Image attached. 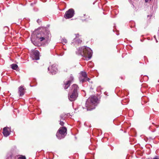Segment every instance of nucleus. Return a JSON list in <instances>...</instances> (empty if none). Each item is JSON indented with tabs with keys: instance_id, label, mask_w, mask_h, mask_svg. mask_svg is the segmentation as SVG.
<instances>
[{
	"instance_id": "7",
	"label": "nucleus",
	"mask_w": 159,
	"mask_h": 159,
	"mask_svg": "<svg viewBox=\"0 0 159 159\" xmlns=\"http://www.w3.org/2000/svg\"><path fill=\"white\" fill-rule=\"evenodd\" d=\"M39 52L37 50H34L32 53L31 57L33 60H38L39 59Z\"/></svg>"
},
{
	"instance_id": "13",
	"label": "nucleus",
	"mask_w": 159,
	"mask_h": 159,
	"mask_svg": "<svg viewBox=\"0 0 159 159\" xmlns=\"http://www.w3.org/2000/svg\"><path fill=\"white\" fill-rule=\"evenodd\" d=\"M31 41L32 43L35 46H39V43L37 42H36L35 41L34 39V38H32V39Z\"/></svg>"
},
{
	"instance_id": "12",
	"label": "nucleus",
	"mask_w": 159,
	"mask_h": 159,
	"mask_svg": "<svg viewBox=\"0 0 159 159\" xmlns=\"http://www.w3.org/2000/svg\"><path fill=\"white\" fill-rule=\"evenodd\" d=\"M24 88L23 86H20L19 88L18 92L20 94V96H22L24 95Z\"/></svg>"
},
{
	"instance_id": "29",
	"label": "nucleus",
	"mask_w": 159,
	"mask_h": 159,
	"mask_svg": "<svg viewBox=\"0 0 159 159\" xmlns=\"http://www.w3.org/2000/svg\"><path fill=\"white\" fill-rule=\"evenodd\" d=\"M156 39V42H158L157 40Z\"/></svg>"
},
{
	"instance_id": "11",
	"label": "nucleus",
	"mask_w": 159,
	"mask_h": 159,
	"mask_svg": "<svg viewBox=\"0 0 159 159\" xmlns=\"http://www.w3.org/2000/svg\"><path fill=\"white\" fill-rule=\"evenodd\" d=\"M82 42V41L81 39L79 38L74 39L73 40L72 43H74V45H78L81 44Z\"/></svg>"
},
{
	"instance_id": "3",
	"label": "nucleus",
	"mask_w": 159,
	"mask_h": 159,
	"mask_svg": "<svg viewBox=\"0 0 159 159\" xmlns=\"http://www.w3.org/2000/svg\"><path fill=\"white\" fill-rule=\"evenodd\" d=\"M67 131L65 127H61L56 133L57 137L59 139L64 138L67 134Z\"/></svg>"
},
{
	"instance_id": "22",
	"label": "nucleus",
	"mask_w": 159,
	"mask_h": 159,
	"mask_svg": "<svg viewBox=\"0 0 159 159\" xmlns=\"http://www.w3.org/2000/svg\"><path fill=\"white\" fill-rule=\"evenodd\" d=\"M64 114H62L61 115H60V118H61V119L60 120H64V119L63 117V115Z\"/></svg>"
},
{
	"instance_id": "23",
	"label": "nucleus",
	"mask_w": 159,
	"mask_h": 159,
	"mask_svg": "<svg viewBox=\"0 0 159 159\" xmlns=\"http://www.w3.org/2000/svg\"><path fill=\"white\" fill-rule=\"evenodd\" d=\"M63 85L64 86V88L65 89H67L69 88V87L70 86L69 85H64V84H63Z\"/></svg>"
},
{
	"instance_id": "8",
	"label": "nucleus",
	"mask_w": 159,
	"mask_h": 159,
	"mask_svg": "<svg viewBox=\"0 0 159 159\" xmlns=\"http://www.w3.org/2000/svg\"><path fill=\"white\" fill-rule=\"evenodd\" d=\"M48 69L53 74H55L57 71V69L56 67V65L53 64L51 67H48Z\"/></svg>"
},
{
	"instance_id": "5",
	"label": "nucleus",
	"mask_w": 159,
	"mask_h": 159,
	"mask_svg": "<svg viewBox=\"0 0 159 159\" xmlns=\"http://www.w3.org/2000/svg\"><path fill=\"white\" fill-rule=\"evenodd\" d=\"M75 14V11L73 9H70L67 11L64 15L65 18L70 19Z\"/></svg>"
},
{
	"instance_id": "25",
	"label": "nucleus",
	"mask_w": 159,
	"mask_h": 159,
	"mask_svg": "<svg viewBox=\"0 0 159 159\" xmlns=\"http://www.w3.org/2000/svg\"><path fill=\"white\" fill-rule=\"evenodd\" d=\"M37 22L39 24L41 22V20L40 19H39L37 20Z\"/></svg>"
},
{
	"instance_id": "18",
	"label": "nucleus",
	"mask_w": 159,
	"mask_h": 159,
	"mask_svg": "<svg viewBox=\"0 0 159 159\" xmlns=\"http://www.w3.org/2000/svg\"><path fill=\"white\" fill-rule=\"evenodd\" d=\"M18 159H26V158L25 156L19 155L18 156Z\"/></svg>"
},
{
	"instance_id": "10",
	"label": "nucleus",
	"mask_w": 159,
	"mask_h": 159,
	"mask_svg": "<svg viewBox=\"0 0 159 159\" xmlns=\"http://www.w3.org/2000/svg\"><path fill=\"white\" fill-rule=\"evenodd\" d=\"M70 88L71 92L78 93L77 91L79 89V87L77 85L75 84H73Z\"/></svg>"
},
{
	"instance_id": "1",
	"label": "nucleus",
	"mask_w": 159,
	"mask_h": 159,
	"mask_svg": "<svg viewBox=\"0 0 159 159\" xmlns=\"http://www.w3.org/2000/svg\"><path fill=\"white\" fill-rule=\"evenodd\" d=\"M76 53V54L81 55L85 58L84 60H89L92 57V50L89 47H82L77 49Z\"/></svg>"
},
{
	"instance_id": "32",
	"label": "nucleus",
	"mask_w": 159,
	"mask_h": 159,
	"mask_svg": "<svg viewBox=\"0 0 159 159\" xmlns=\"http://www.w3.org/2000/svg\"><path fill=\"white\" fill-rule=\"evenodd\" d=\"M65 71H66V72H67V70L66 69V70Z\"/></svg>"
},
{
	"instance_id": "16",
	"label": "nucleus",
	"mask_w": 159,
	"mask_h": 159,
	"mask_svg": "<svg viewBox=\"0 0 159 159\" xmlns=\"http://www.w3.org/2000/svg\"><path fill=\"white\" fill-rule=\"evenodd\" d=\"M12 69L13 70H16L18 67V66L16 64H13L11 65Z\"/></svg>"
},
{
	"instance_id": "19",
	"label": "nucleus",
	"mask_w": 159,
	"mask_h": 159,
	"mask_svg": "<svg viewBox=\"0 0 159 159\" xmlns=\"http://www.w3.org/2000/svg\"><path fill=\"white\" fill-rule=\"evenodd\" d=\"M64 85H69V86H70V84H71V83H70V82H69L68 80L66 81L65 82H64Z\"/></svg>"
},
{
	"instance_id": "17",
	"label": "nucleus",
	"mask_w": 159,
	"mask_h": 159,
	"mask_svg": "<svg viewBox=\"0 0 159 159\" xmlns=\"http://www.w3.org/2000/svg\"><path fill=\"white\" fill-rule=\"evenodd\" d=\"M80 80V81H81L82 83L86 81V78L82 77L81 76H80L79 78Z\"/></svg>"
},
{
	"instance_id": "26",
	"label": "nucleus",
	"mask_w": 159,
	"mask_h": 159,
	"mask_svg": "<svg viewBox=\"0 0 159 159\" xmlns=\"http://www.w3.org/2000/svg\"><path fill=\"white\" fill-rule=\"evenodd\" d=\"M90 80V78H87V77H86V81H87L89 82Z\"/></svg>"
},
{
	"instance_id": "30",
	"label": "nucleus",
	"mask_w": 159,
	"mask_h": 159,
	"mask_svg": "<svg viewBox=\"0 0 159 159\" xmlns=\"http://www.w3.org/2000/svg\"><path fill=\"white\" fill-rule=\"evenodd\" d=\"M86 16V14H84V16Z\"/></svg>"
},
{
	"instance_id": "20",
	"label": "nucleus",
	"mask_w": 159,
	"mask_h": 159,
	"mask_svg": "<svg viewBox=\"0 0 159 159\" xmlns=\"http://www.w3.org/2000/svg\"><path fill=\"white\" fill-rule=\"evenodd\" d=\"M61 41L65 43H66L67 42L66 39L65 38H62L61 39Z\"/></svg>"
},
{
	"instance_id": "14",
	"label": "nucleus",
	"mask_w": 159,
	"mask_h": 159,
	"mask_svg": "<svg viewBox=\"0 0 159 159\" xmlns=\"http://www.w3.org/2000/svg\"><path fill=\"white\" fill-rule=\"evenodd\" d=\"M74 80V78L72 74H71L69 77V78L68 79V80L69 82L70 83H71L73 82Z\"/></svg>"
},
{
	"instance_id": "15",
	"label": "nucleus",
	"mask_w": 159,
	"mask_h": 159,
	"mask_svg": "<svg viewBox=\"0 0 159 159\" xmlns=\"http://www.w3.org/2000/svg\"><path fill=\"white\" fill-rule=\"evenodd\" d=\"M81 75L80 76H81L82 77L86 78L87 77V75L86 73L84 71H82L81 73Z\"/></svg>"
},
{
	"instance_id": "6",
	"label": "nucleus",
	"mask_w": 159,
	"mask_h": 159,
	"mask_svg": "<svg viewBox=\"0 0 159 159\" xmlns=\"http://www.w3.org/2000/svg\"><path fill=\"white\" fill-rule=\"evenodd\" d=\"M70 94H68V98L70 101L75 100L78 96V93L71 92Z\"/></svg>"
},
{
	"instance_id": "9",
	"label": "nucleus",
	"mask_w": 159,
	"mask_h": 159,
	"mask_svg": "<svg viewBox=\"0 0 159 159\" xmlns=\"http://www.w3.org/2000/svg\"><path fill=\"white\" fill-rule=\"evenodd\" d=\"M10 129L8 127H5L3 129L2 133L5 137L9 135L10 134Z\"/></svg>"
},
{
	"instance_id": "31",
	"label": "nucleus",
	"mask_w": 159,
	"mask_h": 159,
	"mask_svg": "<svg viewBox=\"0 0 159 159\" xmlns=\"http://www.w3.org/2000/svg\"><path fill=\"white\" fill-rule=\"evenodd\" d=\"M154 38L156 39V36H154Z\"/></svg>"
},
{
	"instance_id": "2",
	"label": "nucleus",
	"mask_w": 159,
	"mask_h": 159,
	"mask_svg": "<svg viewBox=\"0 0 159 159\" xmlns=\"http://www.w3.org/2000/svg\"><path fill=\"white\" fill-rule=\"evenodd\" d=\"M51 34L48 31L41 32L36 34V37L40 41L47 42L49 40Z\"/></svg>"
},
{
	"instance_id": "28",
	"label": "nucleus",
	"mask_w": 159,
	"mask_h": 159,
	"mask_svg": "<svg viewBox=\"0 0 159 159\" xmlns=\"http://www.w3.org/2000/svg\"><path fill=\"white\" fill-rule=\"evenodd\" d=\"M146 2H148L149 1H151V0H145Z\"/></svg>"
},
{
	"instance_id": "4",
	"label": "nucleus",
	"mask_w": 159,
	"mask_h": 159,
	"mask_svg": "<svg viewBox=\"0 0 159 159\" xmlns=\"http://www.w3.org/2000/svg\"><path fill=\"white\" fill-rule=\"evenodd\" d=\"M97 98L96 96H93L89 100H88L86 102V107L87 108V111H91L93 109V108H91L90 107L91 105L94 104L97 101Z\"/></svg>"
},
{
	"instance_id": "27",
	"label": "nucleus",
	"mask_w": 159,
	"mask_h": 159,
	"mask_svg": "<svg viewBox=\"0 0 159 159\" xmlns=\"http://www.w3.org/2000/svg\"><path fill=\"white\" fill-rule=\"evenodd\" d=\"M153 159H159L157 156H156L154 158H153Z\"/></svg>"
},
{
	"instance_id": "24",
	"label": "nucleus",
	"mask_w": 159,
	"mask_h": 159,
	"mask_svg": "<svg viewBox=\"0 0 159 159\" xmlns=\"http://www.w3.org/2000/svg\"><path fill=\"white\" fill-rule=\"evenodd\" d=\"M75 39L79 38V37L80 36V35L79 34H75Z\"/></svg>"
},
{
	"instance_id": "21",
	"label": "nucleus",
	"mask_w": 159,
	"mask_h": 159,
	"mask_svg": "<svg viewBox=\"0 0 159 159\" xmlns=\"http://www.w3.org/2000/svg\"><path fill=\"white\" fill-rule=\"evenodd\" d=\"M60 124L62 126H64V122L63 121L61 120H60Z\"/></svg>"
}]
</instances>
